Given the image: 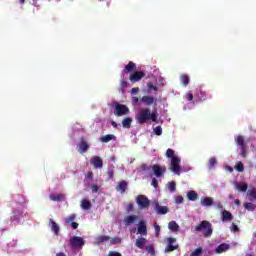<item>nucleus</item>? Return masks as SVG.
Returning <instances> with one entry per match:
<instances>
[{
	"instance_id": "f257e3e1",
	"label": "nucleus",
	"mask_w": 256,
	"mask_h": 256,
	"mask_svg": "<svg viewBox=\"0 0 256 256\" xmlns=\"http://www.w3.org/2000/svg\"><path fill=\"white\" fill-rule=\"evenodd\" d=\"M136 121L137 123H139V125H145L147 121H153V123H156L157 113H151V110H149V108H142L136 115Z\"/></svg>"
},
{
	"instance_id": "f03ea898",
	"label": "nucleus",
	"mask_w": 256,
	"mask_h": 256,
	"mask_svg": "<svg viewBox=\"0 0 256 256\" xmlns=\"http://www.w3.org/2000/svg\"><path fill=\"white\" fill-rule=\"evenodd\" d=\"M195 231L203 232L204 237H211L213 235V225L207 220H203L200 224L195 227Z\"/></svg>"
},
{
	"instance_id": "7ed1b4c3",
	"label": "nucleus",
	"mask_w": 256,
	"mask_h": 256,
	"mask_svg": "<svg viewBox=\"0 0 256 256\" xmlns=\"http://www.w3.org/2000/svg\"><path fill=\"white\" fill-rule=\"evenodd\" d=\"M68 245L71 249H83L85 240L82 237L73 236L70 238Z\"/></svg>"
},
{
	"instance_id": "20e7f679",
	"label": "nucleus",
	"mask_w": 256,
	"mask_h": 256,
	"mask_svg": "<svg viewBox=\"0 0 256 256\" xmlns=\"http://www.w3.org/2000/svg\"><path fill=\"white\" fill-rule=\"evenodd\" d=\"M169 170L175 175H181V158H173L170 162Z\"/></svg>"
},
{
	"instance_id": "39448f33",
	"label": "nucleus",
	"mask_w": 256,
	"mask_h": 256,
	"mask_svg": "<svg viewBox=\"0 0 256 256\" xmlns=\"http://www.w3.org/2000/svg\"><path fill=\"white\" fill-rule=\"evenodd\" d=\"M114 115L116 117H123V115H129V107L125 104H116L114 107Z\"/></svg>"
},
{
	"instance_id": "423d86ee",
	"label": "nucleus",
	"mask_w": 256,
	"mask_h": 256,
	"mask_svg": "<svg viewBox=\"0 0 256 256\" xmlns=\"http://www.w3.org/2000/svg\"><path fill=\"white\" fill-rule=\"evenodd\" d=\"M136 203L140 209H147V207L151 205V201H149V198L145 195H138L136 197Z\"/></svg>"
},
{
	"instance_id": "0eeeda50",
	"label": "nucleus",
	"mask_w": 256,
	"mask_h": 256,
	"mask_svg": "<svg viewBox=\"0 0 256 256\" xmlns=\"http://www.w3.org/2000/svg\"><path fill=\"white\" fill-rule=\"evenodd\" d=\"M152 171H153V174L159 178V177H163L167 171V167L166 166H161V165H158V164H154L152 165Z\"/></svg>"
},
{
	"instance_id": "6e6552de",
	"label": "nucleus",
	"mask_w": 256,
	"mask_h": 256,
	"mask_svg": "<svg viewBox=\"0 0 256 256\" xmlns=\"http://www.w3.org/2000/svg\"><path fill=\"white\" fill-rule=\"evenodd\" d=\"M177 239L170 237L168 238V245L165 247V253H171L179 248V245H173V243H176Z\"/></svg>"
},
{
	"instance_id": "1a4fd4ad",
	"label": "nucleus",
	"mask_w": 256,
	"mask_h": 256,
	"mask_svg": "<svg viewBox=\"0 0 256 256\" xmlns=\"http://www.w3.org/2000/svg\"><path fill=\"white\" fill-rule=\"evenodd\" d=\"M90 147L91 146L89 145V142H87V140H85V138L80 139V142L78 144L79 153H87V151H89Z\"/></svg>"
},
{
	"instance_id": "9d476101",
	"label": "nucleus",
	"mask_w": 256,
	"mask_h": 256,
	"mask_svg": "<svg viewBox=\"0 0 256 256\" xmlns=\"http://www.w3.org/2000/svg\"><path fill=\"white\" fill-rule=\"evenodd\" d=\"M91 165H93L94 169H102L103 168V159L99 156H94L90 160Z\"/></svg>"
},
{
	"instance_id": "9b49d317",
	"label": "nucleus",
	"mask_w": 256,
	"mask_h": 256,
	"mask_svg": "<svg viewBox=\"0 0 256 256\" xmlns=\"http://www.w3.org/2000/svg\"><path fill=\"white\" fill-rule=\"evenodd\" d=\"M144 77V72L136 71L130 76V81H132V83H137V81H141Z\"/></svg>"
},
{
	"instance_id": "f8f14e48",
	"label": "nucleus",
	"mask_w": 256,
	"mask_h": 256,
	"mask_svg": "<svg viewBox=\"0 0 256 256\" xmlns=\"http://www.w3.org/2000/svg\"><path fill=\"white\" fill-rule=\"evenodd\" d=\"M127 187H129V183H127L125 180H121L116 186V191H119L123 194L127 191Z\"/></svg>"
},
{
	"instance_id": "ddd939ff",
	"label": "nucleus",
	"mask_w": 256,
	"mask_h": 256,
	"mask_svg": "<svg viewBox=\"0 0 256 256\" xmlns=\"http://www.w3.org/2000/svg\"><path fill=\"white\" fill-rule=\"evenodd\" d=\"M155 211H157L158 215H167V213H169V208H167V206H161L159 203H156Z\"/></svg>"
},
{
	"instance_id": "4468645a",
	"label": "nucleus",
	"mask_w": 256,
	"mask_h": 256,
	"mask_svg": "<svg viewBox=\"0 0 256 256\" xmlns=\"http://www.w3.org/2000/svg\"><path fill=\"white\" fill-rule=\"evenodd\" d=\"M146 244H147V239H145L144 237L137 238L134 243L135 247H138V249H144Z\"/></svg>"
},
{
	"instance_id": "2eb2a0df",
	"label": "nucleus",
	"mask_w": 256,
	"mask_h": 256,
	"mask_svg": "<svg viewBox=\"0 0 256 256\" xmlns=\"http://www.w3.org/2000/svg\"><path fill=\"white\" fill-rule=\"evenodd\" d=\"M138 233L139 235H147V225L145 224V221L141 220L138 223Z\"/></svg>"
},
{
	"instance_id": "dca6fc26",
	"label": "nucleus",
	"mask_w": 256,
	"mask_h": 256,
	"mask_svg": "<svg viewBox=\"0 0 256 256\" xmlns=\"http://www.w3.org/2000/svg\"><path fill=\"white\" fill-rule=\"evenodd\" d=\"M137 219H139V217L137 215H129L124 218V224L126 226L133 225V223H135V221H137Z\"/></svg>"
},
{
	"instance_id": "f3484780",
	"label": "nucleus",
	"mask_w": 256,
	"mask_h": 256,
	"mask_svg": "<svg viewBox=\"0 0 256 256\" xmlns=\"http://www.w3.org/2000/svg\"><path fill=\"white\" fill-rule=\"evenodd\" d=\"M101 143H109V141H117V136L113 134H107L100 138Z\"/></svg>"
},
{
	"instance_id": "a211bd4d",
	"label": "nucleus",
	"mask_w": 256,
	"mask_h": 256,
	"mask_svg": "<svg viewBox=\"0 0 256 256\" xmlns=\"http://www.w3.org/2000/svg\"><path fill=\"white\" fill-rule=\"evenodd\" d=\"M50 200L51 201H56V202H61L65 201V194H50Z\"/></svg>"
},
{
	"instance_id": "6ab92c4d",
	"label": "nucleus",
	"mask_w": 256,
	"mask_h": 256,
	"mask_svg": "<svg viewBox=\"0 0 256 256\" xmlns=\"http://www.w3.org/2000/svg\"><path fill=\"white\" fill-rule=\"evenodd\" d=\"M141 102L145 103L148 106H151L155 103V97H153V96H143L141 98Z\"/></svg>"
},
{
	"instance_id": "aec40b11",
	"label": "nucleus",
	"mask_w": 256,
	"mask_h": 256,
	"mask_svg": "<svg viewBox=\"0 0 256 256\" xmlns=\"http://www.w3.org/2000/svg\"><path fill=\"white\" fill-rule=\"evenodd\" d=\"M49 223L51 225V229L55 235H59V231H61V228L59 227V224H57L52 219L49 220Z\"/></svg>"
},
{
	"instance_id": "412c9836",
	"label": "nucleus",
	"mask_w": 256,
	"mask_h": 256,
	"mask_svg": "<svg viewBox=\"0 0 256 256\" xmlns=\"http://www.w3.org/2000/svg\"><path fill=\"white\" fill-rule=\"evenodd\" d=\"M229 244L223 243L216 247V253H225V251H229Z\"/></svg>"
},
{
	"instance_id": "4be33fe9",
	"label": "nucleus",
	"mask_w": 256,
	"mask_h": 256,
	"mask_svg": "<svg viewBox=\"0 0 256 256\" xmlns=\"http://www.w3.org/2000/svg\"><path fill=\"white\" fill-rule=\"evenodd\" d=\"M222 221H233V214L227 210L222 211Z\"/></svg>"
},
{
	"instance_id": "5701e85b",
	"label": "nucleus",
	"mask_w": 256,
	"mask_h": 256,
	"mask_svg": "<svg viewBox=\"0 0 256 256\" xmlns=\"http://www.w3.org/2000/svg\"><path fill=\"white\" fill-rule=\"evenodd\" d=\"M201 205H203V207H211V205H213V198L205 197L201 200Z\"/></svg>"
},
{
	"instance_id": "b1692460",
	"label": "nucleus",
	"mask_w": 256,
	"mask_h": 256,
	"mask_svg": "<svg viewBox=\"0 0 256 256\" xmlns=\"http://www.w3.org/2000/svg\"><path fill=\"white\" fill-rule=\"evenodd\" d=\"M235 142L238 145V147H247V145L245 144V138L241 135H238L235 138Z\"/></svg>"
},
{
	"instance_id": "393cba45",
	"label": "nucleus",
	"mask_w": 256,
	"mask_h": 256,
	"mask_svg": "<svg viewBox=\"0 0 256 256\" xmlns=\"http://www.w3.org/2000/svg\"><path fill=\"white\" fill-rule=\"evenodd\" d=\"M187 198L189 199V201H197V199L199 198V194L191 190L187 193Z\"/></svg>"
},
{
	"instance_id": "a878e982",
	"label": "nucleus",
	"mask_w": 256,
	"mask_h": 256,
	"mask_svg": "<svg viewBox=\"0 0 256 256\" xmlns=\"http://www.w3.org/2000/svg\"><path fill=\"white\" fill-rule=\"evenodd\" d=\"M243 207H244V209H246V211H251V212L255 211V209H256V205L251 202H245L243 204Z\"/></svg>"
},
{
	"instance_id": "bb28decb",
	"label": "nucleus",
	"mask_w": 256,
	"mask_h": 256,
	"mask_svg": "<svg viewBox=\"0 0 256 256\" xmlns=\"http://www.w3.org/2000/svg\"><path fill=\"white\" fill-rule=\"evenodd\" d=\"M81 207L85 211L91 209V207H92L91 201H89L87 199H83L82 202H81Z\"/></svg>"
},
{
	"instance_id": "cd10ccee",
	"label": "nucleus",
	"mask_w": 256,
	"mask_h": 256,
	"mask_svg": "<svg viewBox=\"0 0 256 256\" xmlns=\"http://www.w3.org/2000/svg\"><path fill=\"white\" fill-rule=\"evenodd\" d=\"M131 123H133V119L127 117L122 121V126L124 129H131Z\"/></svg>"
},
{
	"instance_id": "c85d7f7f",
	"label": "nucleus",
	"mask_w": 256,
	"mask_h": 256,
	"mask_svg": "<svg viewBox=\"0 0 256 256\" xmlns=\"http://www.w3.org/2000/svg\"><path fill=\"white\" fill-rule=\"evenodd\" d=\"M248 188L249 186L247 185V183H239L236 185V189L239 190L241 193H245Z\"/></svg>"
},
{
	"instance_id": "c756f323",
	"label": "nucleus",
	"mask_w": 256,
	"mask_h": 256,
	"mask_svg": "<svg viewBox=\"0 0 256 256\" xmlns=\"http://www.w3.org/2000/svg\"><path fill=\"white\" fill-rule=\"evenodd\" d=\"M247 197H248L249 201H253V199H256V189L252 188V189L248 190Z\"/></svg>"
},
{
	"instance_id": "7c9ffc66",
	"label": "nucleus",
	"mask_w": 256,
	"mask_h": 256,
	"mask_svg": "<svg viewBox=\"0 0 256 256\" xmlns=\"http://www.w3.org/2000/svg\"><path fill=\"white\" fill-rule=\"evenodd\" d=\"M168 229H170V231H179V224H177V222L175 221H171L168 224Z\"/></svg>"
},
{
	"instance_id": "2f4dec72",
	"label": "nucleus",
	"mask_w": 256,
	"mask_h": 256,
	"mask_svg": "<svg viewBox=\"0 0 256 256\" xmlns=\"http://www.w3.org/2000/svg\"><path fill=\"white\" fill-rule=\"evenodd\" d=\"M110 240H111V237L105 236V235H101V236L96 238V243H98V244L105 243V242L110 241Z\"/></svg>"
},
{
	"instance_id": "473e14b6",
	"label": "nucleus",
	"mask_w": 256,
	"mask_h": 256,
	"mask_svg": "<svg viewBox=\"0 0 256 256\" xmlns=\"http://www.w3.org/2000/svg\"><path fill=\"white\" fill-rule=\"evenodd\" d=\"M166 157L168 158V159H173V158H178L177 156H175V150H173V149H171V148H169V149H167V151H166Z\"/></svg>"
},
{
	"instance_id": "72a5a7b5",
	"label": "nucleus",
	"mask_w": 256,
	"mask_h": 256,
	"mask_svg": "<svg viewBox=\"0 0 256 256\" xmlns=\"http://www.w3.org/2000/svg\"><path fill=\"white\" fill-rule=\"evenodd\" d=\"M107 175L110 181H113V177L115 175V166H111L110 168H108Z\"/></svg>"
},
{
	"instance_id": "f704fd0d",
	"label": "nucleus",
	"mask_w": 256,
	"mask_h": 256,
	"mask_svg": "<svg viewBox=\"0 0 256 256\" xmlns=\"http://www.w3.org/2000/svg\"><path fill=\"white\" fill-rule=\"evenodd\" d=\"M180 81L184 85V87H187V85H189L190 78L188 75H182L180 77Z\"/></svg>"
},
{
	"instance_id": "c9c22d12",
	"label": "nucleus",
	"mask_w": 256,
	"mask_h": 256,
	"mask_svg": "<svg viewBox=\"0 0 256 256\" xmlns=\"http://www.w3.org/2000/svg\"><path fill=\"white\" fill-rule=\"evenodd\" d=\"M168 189L171 193H175V191H177V183H175V181L170 182L168 184Z\"/></svg>"
},
{
	"instance_id": "e433bc0d",
	"label": "nucleus",
	"mask_w": 256,
	"mask_h": 256,
	"mask_svg": "<svg viewBox=\"0 0 256 256\" xmlns=\"http://www.w3.org/2000/svg\"><path fill=\"white\" fill-rule=\"evenodd\" d=\"M235 169L238 171V173H243V171H245V166L242 164V162H238Z\"/></svg>"
},
{
	"instance_id": "4c0bfd02",
	"label": "nucleus",
	"mask_w": 256,
	"mask_h": 256,
	"mask_svg": "<svg viewBox=\"0 0 256 256\" xmlns=\"http://www.w3.org/2000/svg\"><path fill=\"white\" fill-rule=\"evenodd\" d=\"M203 253V248L198 247L196 248L190 256H201V254Z\"/></svg>"
},
{
	"instance_id": "58836bf2",
	"label": "nucleus",
	"mask_w": 256,
	"mask_h": 256,
	"mask_svg": "<svg viewBox=\"0 0 256 256\" xmlns=\"http://www.w3.org/2000/svg\"><path fill=\"white\" fill-rule=\"evenodd\" d=\"M77 218V215H75V214H71L70 216H68L67 218H66V223L69 225V224H71V223H73V220L74 219H76Z\"/></svg>"
},
{
	"instance_id": "ea45409f",
	"label": "nucleus",
	"mask_w": 256,
	"mask_h": 256,
	"mask_svg": "<svg viewBox=\"0 0 256 256\" xmlns=\"http://www.w3.org/2000/svg\"><path fill=\"white\" fill-rule=\"evenodd\" d=\"M154 133L155 135H158V136L163 135V128H161V126H157L156 128H154Z\"/></svg>"
},
{
	"instance_id": "a19ab883",
	"label": "nucleus",
	"mask_w": 256,
	"mask_h": 256,
	"mask_svg": "<svg viewBox=\"0 0 256 256\" xmlns=\"http://www.w3.org/2000/svg\"><path fill=\"white\" fill-rule=\"evenodd\" d=\"M111 245H118L119 243H121V238L119 237H114L110 240Z\"/></svg>"
},
{
	"instance_id": "79ce46f5",
	"label": "nucleus",
	"mask_w": 256,
	"mask_h": 256,
	"mask_svg": "<svg viewBox=\"0 0 256 256\" xmlns=\"http://www.w3.org/2000/svg\"><path fill=\"white\" fill-rule=\"evenodd\" d=\"M240 151H241V153H240V155H241V157H247V146H242V147H240Z\"/></svg>"
},
{
	"instance_id": "37998d69",
	"label": "nucleus",
	"mask_w": 256,
	"mask_h": 256,
	"mask_svg": "<svg viewBox=\"0 0 256 256\" xmlns=\"http://www.w3.org/2000/svg\"><path fill=\"white\" fill-rule=\"evenodd\" d=\"M209 167H215L217 165V159L216 158H210L208 162Z\"/></svg>"
},
{
	"instance_id": "c03bdc74",
	"label": "nucleus",
	"mask_w": 256,
	"mask_h": 256,
	"mask_svg": "<svg viewBox=\"0 0 256 256\" xmlns=\"http://www.w3.org/2000/svg\"><path fill=\"white\" fill-rule=\"evenodd\" d=\"M146 251L150 253V255H155V248L153 247V245L147 246Z\"/></svg>"
},
{
	"instance_id": "a18cd8bd",
	"label": "nucleus",
	"mask_w": 256,
	"mask_h": 256,
	"mask_svg": "<svg viewBox=\"0 0 256 256\" xmlns=\"http://www.w3.org/2000/svg\"><path fill=\"white\" fill-rule=\"evenodd\" d=\"M154 229H155L156 237H159L161 233V226H159V224H154Z\"/></svg>"
},
{
	"instance_id": "49530a36",
	"label": "nucleus",
	"mask_w": 256,
	"mask_h": 256,
	"mask_svg": "<svg viewBox=\"0 0 256 256\" xmlns=\"http://www.w3.org/2000/svg\"><path fill=\"white\" fill-rule=\"evenodd\" d=\"M151 185H152V187H154L155 189H157V188L159 187V182L157 181L156 178H153V179H152Z\"/></svg>"
},
{
	"instance_id": "de8ad7c7",
	"label": "nucleus",
	"mask_w": 256,
	"mask_h": 256,
	"mask_svg": "<svg viewBox=\"0 0 256 256\" xmlns=\"http://www.w3.org/2000/svg\"><path fill=\"white\" fill-rule=\"evenodd\" d=\"M107 256H123V255H121V253L117 251H109Z\"/></svg>"
},
{
	"instance_id": "09e8293b",
	"label": "nucleus",
	"mask_w": 256,
	"mask_h": 256,
	"mask_svg": "<svg viewBox=\"0 0 256 256\" xmlns=\"http://www.w3.org/2000/svg\"><path fill=\"white\" fill-rule=\"evenodd\" d=\"M92 193H97L99 191V186H97V184H93L91 187H90Z\"/></svg>"
},
{
	"instance_id": "8fccbe9b",
	"label": "nucleus",
	"mask_w": 256,
	"mask_h": 256,
	"mask_svg": "<svg viewBox=\"0 0 256 256\" xmlns=\"http://www.w3.org/2000/svg\"><path fill=\"white\" fill-rule=\"evenodd\" d=\"M89 179H93V173L91 171L87 172L85 176V181H89Z\"/></svg>"
},
{
	"instance_id": "3c124183",
	"label": "nucleus",
	"mask_w": 256,
	"mask_h": 256,
	"mask_svg": "<svg viewBox=\"0 0 256 256\" xmlns=\"http://www.w3.org/2000/svg\"><path fill=\"white\" fill-rule=\"evenodd\" d=\"M231 231L237 233V231H239V226H237L235 223H232Z\"/></svg>"
},
{
	"instance_id": "603ef678",
	"label": "nucleus",
	"mask_w": 256,
	"mask_h": 256,
	"mask_svg": "<svg viewBox=\"0 0 256 256\" xmlns=\"http://www.w3.org/2000/svg\"><path fill=\"white\" fill-rule=\"evenodd\" d=\"M133 209H134V206H133V203H128V205H127V212L128 213H131V211H133Z\"/></svg>"
},
{
	"instance_id": "864d4df0",
	"label": "nucleus",
	"mask_w": 256,
	"mask_h": 256,
	"mask_svg": "<svg viewBox=\"0 0 256 256\" xmlns=\"http://www.w3.org/2000/svg\"><path fill=\"white\" fill-rule=\"evenodd\" d=\"M176 203H177L178 205H180L181 203H183V196H177V197H176Z\"/></svg>"
},
{
	"instance_id": "5fc2aeb1",
	"label": "nucleus",
	"mask_w": 256,
	"mask_h": 256,
	"mask_svg": "<svg viewBox=\"0 0 256 256\" xmlns=\"http://www.w3.org/2000/svg\"><path fill=\"white\" fill-rule=\"evenodd\" d=\"M131 93L132 95H137V93H139V88L138 87L132 88Z\"/></svg>"
},
{
	"instance_id": "6e6d98bb",
	"label": "nucleus",
	"mask_w": 256,
	"mask_h": 256,
	"mask_svg": "<svg viewBox=\"0 0 256 256\" xmlns=\"http://www.w3.org/2000/svg\"><path fill=\"white\" fill-rule=\"evenodd\" d=\"M70 225H71L72 229H77L79 227V223H77V222H72V223H70Z\"/></svg>"
},
{
	"instance_id": "4d7b16f0",
	"label": "nucleus",
	"mask_w": 256,
	"mask_h": 256,
	"mask_svg": "<svg viewBox=\"0 0 256 256\" xmlns=\"http://www.w3.org/2000/svg\"><path fill=\"white\" fill-rule=\"evenodd\" d=\"M135 65H126V71H133Z\"/></svg>"
},
{
	"instance_id": "13d9d810",
	"label": "nucleus",
	"mask_w": 256,
	"mask_h": 256,
	"mask_svg": "<svg viewBox=\"0 0 256 256\" xmlns=\"http://www.w3.org/2000/svg\"><path fill=\"white\" fill-rule=\"evenodd\" d=\"M187 101H193V94L192 93H189L187 95Z\"/></svg>"
},
{
	"instance_id": "bf43d9fd",
	"label": "nucleus",
	"mask_w": 256,
	"mask_h": 256,
	"mask_svg": "<svg viewBox=\"0 0 256 256\" xmlns=\"http://www.w3.org/2000/svg\"><path fill=\"white\" fill-rule=\"evenodd\" d=\"M111 125H112V127H114V129H117L119 127V124H117V122H115V121H112Z\"/></svg>"
},
{
	"instance_id": "052dcab7",
	"label": "nucleus",
	"mask_w": 256,
	"mask_h": 256,
	"mask_svg": "<svg viewBox=\"0 0 256 256\" xmlns=\"http://www.w3.org/2000/svg\"><path fill=\"white\" fill-rule=\"evenodd\" d=\"M132 103H139V98L138 97H132Z\"/></svg>"
},
{
	"instance_id": "680f3d73",
	"label": "nucleus",
	"mask_w": 256,
	"mask_h": 256,
	"mask_svg": "<svg viewBox=\"0 0 256 256\" xmlns=\"http://www.w3.org/2000/svg\"><path fill=\"white\" fill-rule=\"evenodd\" d=\"M218 209H223V204L221 202L216 203Z\"/></svg>"
},
{
	"instance_id": "e2e57ef3",
	"label": "nucleus",
	"mask_w": 256,
	"mask_h": 256,
	"mask_svg": "<svg viewBox=\"0 0 256 256\" xmlns=\"http://www.w3.org/2000/svg\"><path fill=\"white\" fill-rule=\"evenodd\" d=\"M149 89H153L154 91H157L158 88H157V86L150 85V86H149Z\"/></svg>"
},
{
	"instance_id": "0e129e2a",
	"label": "nucleus",
	"mask_w": 256,
	"mask_h": 256,
	"mask_svg": "<svg viewBox=\"0 0 256 256\" xmlns=\"http://www.w3.org/2000/svg\"><path fill=\"white\" fill-rule=\"evenodd\" d=\"M121 86H122V87H127V82H126V81H122V82H121Z\"/></svg>"
},
{
	"instance_id": "69168bd1",
	"label": "nucleus",
	"mask_w": 256,
	"mask_h": 256,
	"mask_svg": "<svg viewBox=\"0 0 256 256\" xmlns=\"http://www.w3.org/2000/svg\"><path fill=\"white\" fill-rule=\"evenodd\" d=\"M141 168L143 169V171H145V170L147 169V165H146V164H143V165L141 166Z\"/></svg>"
},
{
	"instance_id": "338daca9",
	"label": "nucleus",
	"mask_w": 256,
	"mask_h": 256,
	"mask_svg": "<svg viewBox=\"0 0 256 256\" xmlns=\"http://www.w3.org/2000/svg\"><path fill=\"white\" fill-rule=\"evenodd\" d=\"M128 65H135L133 61L128 62Z\"/></svg>"
},
{
	"instance_id": "774afa93",
	"label": "nucleus",
	"mask_w": 256,
	"mask_h": 256,
	"mask_svg": "<svg viewBox=\"0 0 256 256\" xmlns=\"http://www.w3.org/2000/svg\"><path fill=\"white\" fill-rule=\"evenodd\" d=\"M25 3V0H20V5H23Z\"/></svg>"
}]
</instances>
